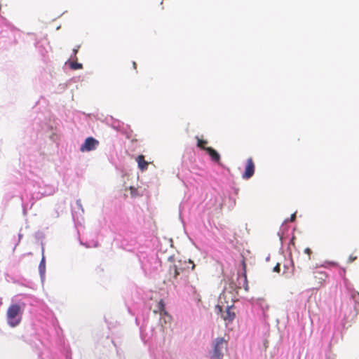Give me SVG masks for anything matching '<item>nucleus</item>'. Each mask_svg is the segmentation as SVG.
I'll return each mask as SVG.
<instances>
[{
  "label": "nucleus",
  "instance_id": "1",
  "mask_svg": "<svg viewBox=\"0 0 359 359\" xmlns=\"http://www.w3.org/2000/svg\"><path fill=\"white\" fill-rule=\"evenodd\" d=\"M25 304H12L8 308L6 312V319L8 324L15 327L18 326L22 320V315Z\"/></svg>",
  "mask_w": 359,
  "mask_h": 359
},
{
  "label": "nucleus",
  "instance_id": "2",
  "mask_svg": "<svg viewBox=\"0 0 359 359\" xmlns=\"http://www.w3.org/2000/svg\"><path fill=\"white\" fill-rule=\"evenodd\" d=\"M227 348V342L223 338H217L214 342L212 359H221L223 351Z\"/></svg>",
  "mask_w": 359,
  "mask_h": 359
},
{
  "label": "nucleus",
  "instance_id": "3",
  "mask_svg": "<svg viewBox=\"0 0 359 359\" xmlns=\"http://www.w3.org/2000/svg\"><path fill=\"white\" fill-rule=\"evenodd\" d=\"M99 145V142L92 137L86 139L84 143L81 146L80 151L82 152L95 150Z\"/></svg>",
  "mask_w": 359,
  "mask_h": 359
},
{
  "label": "nucleus",
  "instance_id": "4",
  "mask_svg": "<svg viewBox=\"0 0 359 359\" xmlns=\"http://www.w3.org/2000/svg\"><path fill=\"white\" fill-rule=\"evenodd\" d=\"M155 313H158L161 316V319H163L165 323L169 322L171 319V316L168 315L165 311V304L163 299H161L156 305V309L154 311Z\"/></svg>",
  "mask_w": 359,
  "mask_h": 359
},
{
  "label": "nucleus",
  "instance_id": "5",
  "mask_svg": "<svg viewBox=\"0 0 359 359\" xmlns=\"http://www.w3.org/2000/svg\"><path fill=\"white\" fill-rule=\"evenodd\" d=\"M183 263L180 260L177 263H175L170 265L169 267L168 273L169 275L174 279H176L177 276L183 271L184 267L182 266Z\"/></svg>",
  "mask_w": 359,
  "mask_h": 359
},
{
  "label": "nucleus",
  "instance_id": "6",
  "mask_svg": "<svg viewBox=\"0 0 359 359\" xmlns=\"http://www.w3.org/2000/svg\"><path fill=\"white\" fill-rule=\"evenodd\" d=\"M255 163L253 162L252 158H248L247 162H246V165H245V170L242 176L243 178L245 180H248L251 177H252V175L255 173Z\"/></svg>",
  "mask_w": 359,
  "mask_h": 359
},
{
  "label": "nucleus",
  "instance_id": "7",
  "mask_svg": "<svg viewBox=\"0 0 359 359\" xmlns=\"http://www.w3.org/2000/svg\"><path fill=\"white\" fill-rule=\"evenodd\" d=\"M327 276L325 272L323 271H315L313 273L314 284L317 286H320L325 281Z\"/></svg>",
  "mask_w": 359,
  "mask_h": 359
},
{
  "label": "nucleus",
  "instance_id": "8",
  "mask_svg": "<svg viewBox=\"0 0 359 359\" xmlns=\"http://www.w3.org/2000/svg\"><path fill=\"white\" fill-rule=\"evenodd\" d=\"M235 313L232 311V306H228L222 317L224 321L230 323L235 318Z\"/></svg>",
  "mask_w": 359,
  "mask_h": 359
},
{
  "label": "nucleus",
  "instance_id": "9",
  "mask_svg": "<svg viewBox=\"0 0 359 359\" xmlns=\"http://www.w3.org/2000/svg\"><path fill=\"white\" fill-rule=\"evenodd\" d=\"M136 161H137V164H138V168L142 171H144V170H146L147 169L148 165H149V162H147L144 159V156L143 155H139L137 157Z\"/></svg>",
  "mask_w": 359,
  "mask_h": 359
},
{
  "label": "nucleus",
  "instance_id": "10",
  "mask_svg": "<svg viewBox=\"0 0 359 359\" xmlns=\"http://www.w3.org/2000/svg\"><path fill=\"white\" fill-rule=\"evenodd\" d=\"M206 152L209 154L211 159L215 162H219L220 155L219 153L212 147L205 148Z\"/></svg>",
  "mask_w": 359,
  "mask_h": 359
},
{
  "label": "nucleus",
  "instance_id": "11",
  "mask_svg": "<svg viewBox=\"0 0 359 359\" xmlns=\"http://www.w3.org/2000/svg\"><path fill=\"white\" fill-rule=\"evenodd\" d=\"M196 140H197V147H198L201 149L205 151L206 147H205V145L207 144V141L203 140L198 137H196Z\"/></svg>",
  "mask_w": 359,
  "mask_h": 359
},
{
  "label": "nucleus",
  "instance_id": "12",
  "mask_svg": "<svg viewBox=\"0 0 359 359\" xmlns=\"http://www.w3.org/2000/svg\"><path fill=\"white\" fill-rule=\"evenodd\" d=\"M39 270L41 273H43L45 271V260L43 257L39 264Z\"/></svg>",
  "mask_w": 359,
  "mask_h": 359
},
{
  "label": "nucleus",
  "instance_id": "13",
  "mask_svg": "<svg viewBox=\"0 0 359 359\" xmlns=\"http://www.w3.org/2000/svg\"><path fill=\"white\" fill-rule=\"evenodd\" d=\"M304 253H306L308 255L307 260H311V255L312 254V250L309 248H306L304 249Z\"/></svg>",
  "mask_w": 359,
  "mask_h": 359
},
{
  "label": "nucleus",
  "instance_id": "14",
  "mask_svg": "<svg viewBox=\"0 0 359 359\" xmlns=\"http://www.w3.org/2000/svg\"><path fill=\"white\" fill-rule=\"evenodd\" d=\"M357 259V256L355 255H351L348 259V263H351L353 262H354L355 260Z\"/></svg>",
  "mask_w": 359,
  "mask_h": 359
},
{
  "label": "nucleus",
  "instance_id": "15",
  "mask_svg": "<svg viewBox=\"0 0 359 359\" xmlns=\"http://www.w3.org/2000/svg\"><path fill=\"white\" fill-rule=\"evenodd\" d=\"M280 264H277L274 266V268H273V271L278 273V272H280Z\"/></svg>",
  "mask_w": 359,
  "mask_h": 359
},
{
  "label": "nucleus",
  "instance_id": "16",
  "mask_svg": "<svg viewBox=\"0 0 359 359\" xmlns=\"http://www.w3.org/2000/svg\"><path fill=\"white\" fill-rule=\"evenodd\" d=\"M130 191H131V195H132L133 196H135L136 195V191H137L136 189H135V188H134V187H130Z\"/></svg>",
  "mask_w": 359,
  "mask_h": 359
},
{
  "label": "nucleus",
  "instance_id": "17",
  "mask_svg": "<svg viewBox=\"0 0 359 359\" xmlns=\"http://www.w3.org/2000/svg\"><path fill=\"white\" fill-rule=\"evenodd\" d=\"M295 218H296V215L295 214H292L291 216H290V218L288 221L290 222H294L295 220Z\"/></svg>",
  "mask_w": 359,
  "mask_h": 359
},
{
  "label": "nucleus",
  "instance_id": "18",
  "mask_svg": "<svg viewBox=\"0 0 359 359\" xmlns=\"http://www.w3.org/2000/svg\"><path fill=\"white\" fill-rule=\"evenodd\" d=\"M191 287V292H192L194 294H196V290L195 287H193L192 285H190Z\"/></svg>",
  "mask_w": 359,
  "mask_h": 359
},
{
  "label": "nucleus",
  "instance_id": "19",
  "mask_svg": "<svg viewBox=\"0 0 359 359\" xmlns=\"http://www.w3.org/2000/svg\"><path fill=\"white\" fill-rule=\"evenodd\" d=\"M189 264H192V266H191V270H194V268H195V264L193 263L192 261H191L190 259L189 260Z\"/></svg>",
  "mask_w": 359,
  "mask_h": 359
},
{
  "label": "nucleus",
  "instance_id": "20",
  "mask_svg": "<svg viewBox=\"0 0 359 359\" xmlns=\"http://www.w3.org/2000/svg\"><path fill=\"white\" fill-rule=\"evenodd\" d=\"M216 308L218 309V311H219L220 313L222 311V306H220L217 305V306H216Z\"/></svg>",
  "mask_w": 359,
  "mask_h": 359
},
{
  "label": "nucleus",
  "instance_id": "21",
  "mask_svg": "<svg viewBox=\"0 0 359 359\" xmlns=\"http://www.w3.org/2000/svg\"><path fill=\"white\" fill-rule=\"evenodd\" d=\"M293 241H294V238H292V239L291 240V243H292V244H294Z\"/></svg>",
  "mask_w": 359,
  "mask_h": 359
}]
</instances>
